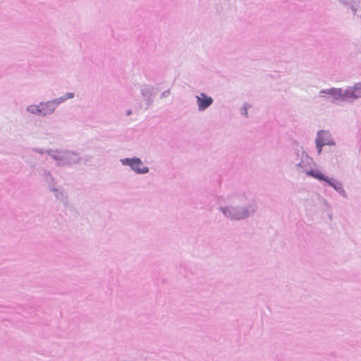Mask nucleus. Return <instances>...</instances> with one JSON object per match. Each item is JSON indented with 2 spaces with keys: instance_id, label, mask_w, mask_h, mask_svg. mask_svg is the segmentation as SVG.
Here are the masks:
<instances>
[{
  "instance_id": "obj_1",
  "label": "nucleus",
  "mask_w": 361,
  "mask_h": 361,
  "mask_svg": "<svg viewBox=\"0 0 361 361\" xmlns=\"http://www.w3.org/2000/svg\"><path fill=\"white\" fill-rule=\"evenodd\" d=\"M329 133L324 130H320L317 133L316 139V145L318 149V153L322 152V148L324 145H330V142L328 140Z\"/></svg>"
},
{
  "instance_id": "obj_2",
  "label": "nucleus",
  "mask_w": 361,
  "mask_h": 361,
  "mask_svg": "<svg viewBox=\"0 0 361 361\" xmlns=\"http://www.w3.org/2000/svg\"><path fill=\"white\" fill-rule=\"evenodd\" d=\"M127 161L132 169L137 173H145L148 171V169L143 165L139 159H128Z\"/></svg>"
},
{
  "instance_id": "obj_3",
  "label": "nucleus",
  "mask_w": 361,
  "mask_h": 361,
  "mask_svg": "<svg viewBox=\"0 0 361 361\" xmlns=\"http://www.w3.org/2000/svg\"><path fill=\"white\" fill-rule=\"evenodd\" d=\"M197 101L199 109L204 110L212 104L213 99L204 93H201L199 96H197Z\"/></svg>"
},
{
  "instance_id": "obj_4",
  "label": "nucleus",
  "mask_w": 361,
  "mask_h": 361,
  "mask_svg": "<svg viewBox=\"0 0 361 361\" xmlns=\"http://www.w3.org/2000/svg\"><path fill=\"white\" fill-rule=\"evenodd\" d=\"M307 174L319 180L326 181L328 179L321 171L318 170H310L307 172Z\"/></svg>"
},
{
  "instance_id": "obj_5",
  "label": "nucleus",
  "mask_w": 361,
  "mask_h": 361,
  "mask_svg": "<svg viewBox=\"0 0 361 361\" xmlns=\"http://www.w3.org/2000/svg\"><path fill=\"white\" fill-rule=\"evenodd\" d=\"M350 93L353 97H361V85H355L352 90L348 91V94Z\"/></svg>"
},
{
  "instance_id": "obj_6",
  "label": "nucleus",
  "mask_w": 361,
  "mask_h": 361,
  "mask_svg": "<svg viewBox=\"0 0 361 361\" xmlns=\"http://www.w3.org/2000/svg\"><path fill=\"white\" fill-rule=\"evenodd\" d=\"M329 185H330L331 186H332L333 188H334L336 190H339L341 187V185L340 184H336L334 183H333L331 180L329 179H327V180L326 181Z\"/></svg>"
},
{
  "instance_id": "obj_7",
  "label": "nucleus",
  "mask_w": 361,
  "mask_h": 361,
  "mask_svg": "<svg viewBox=\"0 0 361 361\" xmlns=\"http://www.w3.org/2000/svg\"><path fill=\"white\" fill-rule=\"evenodd\" d=\"M331 94H337V91L336 90H331L329 91Z\"/></svg>"
},
{
  "instance_id": "obj_8",
  "label": "nucleus",
  "mask_w": 361,
  "mask_h": 361,
  "mask_svg": "<svg viewBox=\"0 0 361 361\" xmlns=\"http://www.w3.org/2000/svg\"><path fill=\"white\" fill-rule=\"evenodd\" d=\"M73 93H68V98H73Z\"/></svg>"
}]
</instances>
